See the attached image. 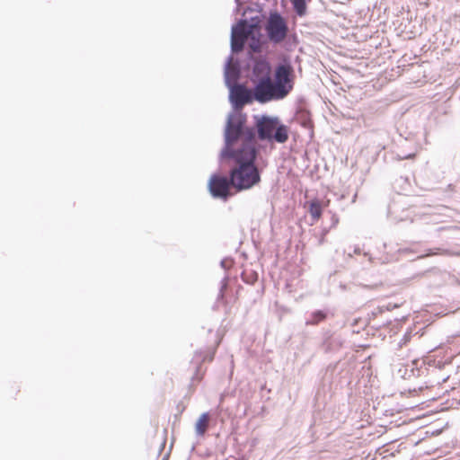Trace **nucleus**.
<instances>
[{
	"label": "nucleus",
	"mask_w": 460,
	"mask_h": 460,
	"mask_svg": "<svg viewBox=\"0 0 460 460\" xmlns=\"http://www.w3.org/2000/svg\"><path fill=\"white\" fill-rule=\"evenodd\" d=\"M257 141L252 128H243V122L229 121L226 129L224 157L235 164H254L257 157Z\"/></svg>",
	"instance_id": "nucleus-1"
},
{
	"label": "nucleus",
	"mask_w": 460,
	"mask_h": 460,
	"mask_svg": "<svg viewBox=\"0 0 460 460\" xmlns=\"http://www.w3.org/2000/svg\"><path fill=\"white\" fill-rule=\"evenodd\" d=\"M261 31L257 23L250 24L245 20L240 21L232 29L231 46L235 52L243 50L247 40H251L250 48L253 52L261 50Z\"/></svg>",
	"instance_id": "nucleus-2"
},
{
	"label": "nucleus",
	"mask_w": 460,
	"mask_h": 460,
	"mask_svg": "<svg viewBox=\"0 0 460 460\" xmlns=\"http://www.w3.org/2000/svg\"><path fill=\"white\" fill-rule=\"evenodd\" d=\"M256 128L261 140L283 144L288 141L289 137L288 128L281 124L279 119L275 117L261 116L258 118Z\"/></svg>",
	"instance_id": "nucleus-3"
},
{
	"label": "nucleus",
	"mask_w": 460,
	"mask_h": 460,
	"mask_svg": "<svg viewBox=\"0 0 460 460\" xmlns=\"http://www.w3.org/2000/svg\"><path fill=\"white\" fill-rule=\"evenodd\" d=\"M229 177L236 191L252 189L261 182V173L255 164H235Z\"/></svg>",
	"instance_id": "nucleus-4"
},
{
	"label": "nucleus",
	"mask_w": 460,
	"mask_h": 460,
	"mask_svg": "<svg viewBox=\"0 0 460 460\" xmlns=\"http://www.w3.org/2000/svg\"><path fill=\"white\" fill-rule=\"evenodd\" d=\"M265 30L270 40L274 43L282 42L288 31L286 21L278 13H270Z\"/></svg>",
	"instance_id": "nucleus-5"
},
{
	"label": "nucleus",
	"mask_w": 460,
	"mask_h": 460,
	"mask_svg": "<svg viewBox=\"0 0 460 460\" xmlns=\"http://www.w3.org/2000/svg\"><path fill=\"white\" fill-rule=\"evenodd\" d=\"M253 95L256 101L262 103L285 98L277 90L276 84L271 81L270 77L257 82L253 90Z\"/></svg>",
	"instance_id": "nucleus-6"
},
{
	"label": "nucleus",
	"mask_w": 460,
	"mask_h": 460,
	"mask_svg": "<svg viewBox=\"0 0 460 460\" xmlns=\"http://www.w3.org/2000/svg\"><path fill=\"white\" fill-rule=\"evenodd\" d=\"M293 69L289 65H280L275 71V84L279 93L286 97L293 88Z\"/></svg>",
	"instance_id": "nucleus-7"
},
{
	"label": "nucleus",
	"mask_w": 460,
	"mask_h": 460,
	"mask_svg": "<svg viewBox=\"0 0 460 460\" xmlns=\"http://www.w3.org/2000/svg\"><path fill=\"white\" fill-rule=\"evenodd\" d=\"M231 187V178L221 174H213L208 181V190L214 198L226 199Z\"/></svg>",
	"instance_id": "nucleus-8"
},
{
	"label": "nucleus",
	"mask_w": 460,
	"mask_h": 460,
	"mask_svg": "<svg viewBox=\"0 0 460 460\" xmlns=\"http://www.w3.org/2000/svg\"><path fill=\"white\" fill-rule=\"evenodd\" d=\"M231 96L236 106H243L252 101V93L243 85H235L232 88Z\"/></svg>",
	"instance_id": "nucleus-9"
},
{
	"label": "nucleus",
	"mask_w": 460,
	"mask_h": 460,
	"mask_svg": "<svg viewBox=\"0 0 460 460\" xmlns=\"http://www.w3.org/2000/svg\"><path fill=\"white\" fill-rule=\"evenodd\" d=\"M330 204V200H320L318 199H313L307 203L308 212L314 222H318L323 215V208H327Z\"/></svg>",
	"instance_id": "nucleus-10"
},
{
	"label": "nucleus",
	"mask_w": 460,
	"mask_h": 460,
	"mask_svg": "<svg viewBox=\"0 0 460 460\" xmlns=\"http://www.w3.org/2000/svg\"><path fill=\"white\" fill-rule=\"evenodd\" d=\"M271 67L266 60H258L255 62L253 67V75L257 80H264V78L270 77Z\"/></svg>",
	"instance_id": "nucleus-11"
},
{
	"label": "nucleus",
	"mask_w": 460,
	"mask_h": 460,
	"mask_svg": "<svg viewBox=\"0 0 460 460\" xmlns=\"http://www.w3.org/2000/svg\"><path fill=\"white\" fill-rule=\"evenodd\" d=\"M209 420L210 416L208 412H204L199 416L195 425V430L199 436L205 435L208 428Z\"/></svg>",
	"instance_id": "nucleus-12"
},
{
	"label": "nucleus",
	"mask_w": 460,
	"mask_h": 460,
	"mask_svg": "<svg viewBox=\"0 0 460 460\" xmlns=\"http://www.w3.org/2000/svg\"><path fill=\"white\" fill-rule=\"evenodd\" d=\"M327 314L323 311H315L312 314L310 320L306 323L310 325H317L319 323L324 321Z\"/></svg>",
	"instance_id": "nucleus-13"
},
{
	"label": "nucleus",
	"mask_w": 460,
	"mask_h": 460,
	"mask_svg": "<svg viewBox=\"0 0 460 460\" xmlns=\"http://www.w3.org/2000/svg\"><path fill=\"white\" fill-rule=\"evenodd\" d=\"M296 13L300 16L305 13L306 4L305 0H291Z\"/></svg>",
	"instance_id": "nucleus-14"
},
{
	"label": "nucleus",
	"mask_w": 460,
	"mask_h": 460,
	"mask_svg": "<svg viewBox=\"0 0 460 460\" xmlns=\"http://www.w3.org/2000/svg\"><path fill=\"white\" fill-rule=\"evenodd\" d=\"M214 355H215V350H212V351L208 352V354H206L204 356L201 355L200 352H196L195 358L198 360V362L199 364H201V363L206 362V361L211 362L213 360V358H214Z\"/></svg>",
	"instance_id": "nucleus-15"
},
{
	"label": "nucleus",
	"mask_w": 460,
	"mask_h": 460,
	"mask_svg": "<svg viewBox=\"0 0 460 460\" xmlns=\"http://www.w3.org/2000/svg\"><path fill=\"white\" fill-rule=\"evenodd\" d=\"M204 372L200 373V367H198L195 376H193L194 380L200 382L203 379Z\"/></svg>",
	"instance_id": "nucleus-16"
}]
</instances>
